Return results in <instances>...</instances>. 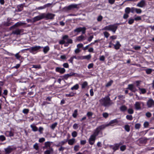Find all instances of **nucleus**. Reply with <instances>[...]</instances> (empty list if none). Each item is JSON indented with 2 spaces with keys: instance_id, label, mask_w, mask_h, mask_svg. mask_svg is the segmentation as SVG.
Here are the masks:
<instances>
[{
  "instance_id": "f257e3e1",
  "label": "nucleus",
  "mask_w": 154,
  "mask_h": 154,
  "mask_svg": "<svg viewBox=\"0 0 154 154\" xmlns=\"http://www.w3.org/2000/svg\"><path fill=\"white\" fill-rule=\"evenodd\" d=\"M120 24V23H116L106 26V30L111 31L115 33L118 28V26Z\"/></svg>"
},
{
  "instance_id": "f03ea898",
  "label": "nucleus",
  "mask_w": 154,
  "mask_h": 154,
  "mask_svg": "<svg viewBox=\"0 0 154 154\" xmlns=\"http://www.w3.org/2000/svg\"><path fill=\"white\" fill-rule=\"evenodd\" d=\"M16 149V147L13 146H9L7 147L4 149L6 154H9L11 153L13 151L15 150Z\"/></svg>"
},
{
  "instance_id": "7ed1b4c3",
  "label": "nucleus",
  "mask_w": 154,
  "mask_h": 154,
  "mask_svg": "<svg viewBox=\"0 0 154 154\" xmlns=\"http://www.w3.org/2000/svg\"><path fill=\"white\" fill-rule=\"evenodd\" d=\"M42 47L40 46H35L32 47L30 48V52L33 54H35L41 48H42Z\"/></svg>"
},
{
  "instance_id": "20e7f679",
  "label": "nucleus",
  "mask_w": 154,
  "mask_h": 154,
  "mask_svg": "<svg viewBox=\"0 0 154 154\" xmlns=\"http://www.w3.org/2000/svg\"><path fill=\"white\" fill-rule=\"evenodd\" d=\"M105 127L104 125H101L98 127L94 130V132L92 135H94L95 137H96L99 134V133L102 130L105 128Z\"/></svg>"
},
{
  "instance_id": "39448f33",
  "label": "nucleus",
  "mask_w": 154,
  "mask_h": 154,
  "mask_svg": "<svg viewBox=\"0 0 154 154\" xmlns=\"http://www.w3.org/2000/svg\"><path fill=\"white\" fill-rule=\"evenodd\" d=\"M124 143L122 142H120L119 143H115L113 145H111L110 146V147L113 150L114 152L119 149L120 146L122 145Z\"/></svg>"
},
{
  "instance_id": "423d86ee",
  "label": "nucleus",
  "mask_w": 154,
  "mask_h": 154,
  "mask_svg": "<svg viewBox=\"0 0 154 154\" xmlns=\"http://www.w3.org/2000/svg\"><path fill=\"white\" fill-rule=\"evenodd\" d=\"M45 14L44 13L41 14L40 15L34 17L33 18V20L34 22L44 18Z\"/></svg>"
},
{
  "instance_id": "0eeeda50",
  "label": "nucleus",
  "mask_w": 154,
  "mask_h": 154,
  "mask_svg": "<svg viewBox=\"0 0 154 154\" xmlns=\"http://www.w3.org/2000/svg\"><path fill=\"white\" fill-rule=\"evenodd\" d=\"M86 29L85 27H79L76 28L74 30L75 32L79 33L82 32V34H84L85 33V31Z\"/></svg>"
},
{
  "instance_id": "6e6552de",
  "label": "nucleus",
  "mask_w": 154,
  "mask_h": 154,
  "mask_svg": "<svg viewBox=\"0 0 154 154\" xmlns=\"http://www.w3.org/2000/svg\"><path fill=\"white\" fill-rule=\"evenodd\" d=\"M127 89L133 92H135L137 91V89L133 84L128 85Z\"/></svg>"
},
{
  "instance_id": "1a4fd4ad",
  "label": "nucleus",
  "mask_w": 154,
  "mask_h": 154,
  "mask_svg": "<svg viewBox=\"0 0 154 154\" xmlns=\"http://www.w3.org/2000/svg\"><path fill=\"white\" fill-rule=\"evenodd\" d=\"M118 123V121L117 119H115L111 121L110 122L107 124H106V127L109 125L114 126L117 125Z\"/></svg>"
},
{
  "instance_id": "9d476101",
  "label": "nucleus",
  "mask_w": 154,
  "mask_h": 154,
  "mask_svg": "<svg viewBox=\"0 0 154 154\" xmlns=\"http://www.w3.org/2000/svg\"><path fill=\"white\" fill-rule=\"evenodd\" d=\"M147 106L148 108L154 106V101L152 99H150L147 102Z\"/></svg>"
},
{
  "instance_id": "9b49d317",
  "label": "nucleus",
  "mask_w": 154,
  "mask_h": 154,
  "mask_svg": "<svg viewBox=\"0 0 154 154\" xmlns=\"http://www.w3.org/2000/svg\"><path fill=\"white\" fill-rule=\"evenodd\" d=\"M96 137L91 135L89 139V143L90 145H92L95 143Z\"/></svg>"
},
{
  "instance_id": "f8f14e48",
  "label": "nucleus",
  "mask_w": 154,
  "mask_h": 154,
  "mask_svg": "<svg viewBox=\"0 0 154 154\" xmlns=\"http://www.w3.org/2000/svg\"><path fill=\"white\" fill-rule=\"evenodd\" d=\"M45 16L44 18H46L47 19H52L54 18L55 16V15L52 14L48 13L46 14L44 13Z\"/></svg>"
},
{
  "instance_id": "ddd939ff",
  "label": "nucleus",
  "mask_w": 154,
  "mask_h": 154,
  "mask_svg": "<svg viewBox=\"0 0 154 154\" xmlns=\"http://www.w3.org/2000/svg\"><path fill=\"white\" fill-rule=\"evenodd\" d=\"M55 71L60 74H63L65 72L66 70L64 68L57 67L56 68Z\"/></svg>"
},
{
  "instance_id": "4468645a",
  "label": "nucleus",
  "mask_w": 154,
  "mask_h": 154,
  "mask_svg": "<svg viewBox=\"0 0 154 154\" xmlns=\"http://www.w3.org/2000/svg\"><path fill=\"white\" fill-rule=\"evenodd\" d=\"M148 140V139L147 138L143 137L139 138L138 140V141L140 143L146 144Z\"/></svg>"
},
{
  "instance_id": "2eb2a0df",
  "label": "nucleus",
  "mask_w": 154,
  "mask_h": 154,
  "mask_svg": "<svg viewBox=\"0 0 154 154\" xmlns=\"http://www.w3.org/2000/svg\"><path fill=\"white\" fill-rule=\"evenodd\" d=\"M112 46H113V48H114L116 50L119 49L120 47L121 46L119 42V41H117L116 43L115 44H112Z\"/></svg>"
},
{
  "instance_id": "dca6fc26",
  "label": "nucleus",
  "mask_w": 154,
  "mask_h": 154,
  "mask_svg": "<svg viewBox=\"0 0 154 154\" xmlns=\"http://www.w3.org/2000/svg\"><path fill=\"white\" fill-rule=\"evenodd\" d=\"M145 2L144 0H142L137 5V6L142 8L145 5Z\"/></svg>"
},
{
  "instance_id": "f3484780",
  "label": "nucleus",
  "mask_w": 154,
  "mask_h": 154,
  "mask_svg": "<svg viewBox=\"0 0 154 154\" xmlns=\"http://www.w3.org/2000/svg\"><path fill=\"white\" fill-rule=\"evenodd\" d=\"M5 134L7 137H13L14 135V133L11 131H6Z\"/></svg>"
},
{
  "instance_id": "a211bd4d",
  "label": "nucleus",
  "mask_w": 154,
  "mask_h": 154,
  "mask_svg": "<svg viewBox=\"0 0 154 154\" xmlns=\"http://www.w3.org/2000/svg\"><path fill=\"white\" fill-rule=\"evenodd\" d=\"M68 144L69 145H72L75 143V138H72L67 140Z\"/></svg>"
},
{
  "instance_id": "6ab92c4d",
  "label": "nucleus",
  "mask_w": 154,
  "mask_h": 154,
  "mask_svg": "<svg viewBox=\"0 0 154 154\" xmlns=\"http://www.w3.org/2000/svg\"><path fill=\"white\" fill-rule=\"evenodd\" d=\"M134 106L137 110H139L141 109L140 103L139 102H136L134 104Z\"/></svg>"
},
{
  "instance_id": "aec40b11",
  "label": "nucleus",
  "mask_w": 154,
  "mask_h": 154,
  "mask_svg": "<svg viewBox=\"0 0 154 154\" xmlns=\"http://www.w3.org/2000/svg\"><path fill=\"white\" fill-rule=\"evenodd\" d=\"M119 109L121 111L124 112L127 110V108L125 105H123L120 107Z\"/></svg>"
},
{
  "instance_id": "412c9836",
  "label": "nucleus",
  "mask_w": 154,
  "mask_h": 154,
  "mask_svg": "<svg viewBox=\"0 0 154 154\" xmlns=\"http://www.w3.org/2000/svg\"><path fill=\"white\" fill-rule=\"evenodd\" d=\"M100 102L102 105L104 106L106 105V99L105 98L101 99L100 100Z\"/></svg>"
},
{
  "instance_id": "4be33fe9",
  "label": "nucleus",
  "mask_w": 154,
  "mask_h": 154,
  "mask_svg": "<svg viewBox=\"0 0 154 154\" xmlns=\"http://www.w3.org/2000/svg\"><path fill=\"white\" fill-rule=\"evenodd\" d=\"M67 75H68L69 77L71 76L78 77L79 76V75L78 74L73 72H71L69 74H67Z\"/></svg>"
},
{
  "instance_id": "5701e85b",
  "label": "nucleus",
  "mask_w": 154,
  "mask_h": 154,
  "mask_svg": "<svg viewBox=\"0 0 154 154\" xmlns=\"http://www.w3.org/2000/svg\"><path fill=\"white\" fill-rule=\"evenodd\" d=\"M43 48V51L45 54H46L49 50L50 48L49 46H46L42 48Z\"/></svg>"
},
{
  "instance_id": "b1692460",
  "label": "nucleus",
  "mask_w": 154,
  "mask_h": 154,
  "mask_svg": "<svg viewBox=\"0 0 154 154\" xmlns=\"http://www.w3.org/2000/svg\"><path fill=\"white\" fill-rule=\"evenodd\" d=\"M30 127L32 128V130L34 131H36L38 130V128L34 124L31 125Z\"/></svg>"
},
{
  "instance_id": "393cba45",
  "label": "nucleus",
  "mask_w": 154,
  "mask_h": 154,
  "mask_svg": "<svg viewBox=\"0 0 154 154\" xmlns=\"http://www.w3.org/2000/svg\"><path fill=\"white\" fill-rule=\"evenodd\" d=\"M51 5V4H47L45 5H44L43 6H41V7H39L38 8V10L43 9L45 8L46 7H48V6H49L50 5Z\"/></svg>"
},
{
  "instance_id": "a878e982",
  "label": "nucleus",
  "mask_w": 154,
  "mask_h": 154,
  "mask_svg": "<svg viewBox=\"0 0 154 154\" xmlns=\"http://www.w3.org/2000/svg\"><path fill=\"white\" fill-rule=\"evenodd\" d=\"M67 141V140H64L60 142L58 145H57V146H62Z\"/></svg>"
},
{
  "instance_id": "bb28decb",
  "label": "nucleus",
  "mask_w": 154,
  "mask_h": 154,
  "mask_svg": "<svg viewBox=\"0 0 154 154\" xmlns=\"http://www.w3.org/2000/svg\"><path fill=\"white\" fill-rule=\"evenodd\" d=\"M84 37L82 35H81L77 37L76 40L78 41H81L84 39Z\"/></svg>"
},
{
  "instance_id": "cd10ccee",
  "label": "nucleus",
  "mask_w": 154,
  "mask_h": 154,
  "mask_svg": "<svg viewBox=\"0 0 154 154\" xmlns=\"http://www.w3.org/2000/svg\"><path fill=\"white\" fill-rule=\"evenodd\" d=\"M88 84L87 82H84L82 84V89L85 88L88 86Z\"/></svg>"
},
{
  "instance_id": "c85d7f7f",
  "label": "nucleus",
  "mask_w": 154,
  "mask_h": 154,
  "mask_svg": "<svg viewBox=\"0 0 154 154\" xmlns=\"http://www.w3.org/2000/svg\"><path fill=\"white\" fill-rule=\"evenodd\" d=\"M126 148V146L125 145H122L120 147V150L122 151H124Z\"/></svg>"
},
{
  "instance_id": "c756f323",
  "label": "nucleus",
  "mask_w": 154,
  "mask_h": 154,
  "mask_svg": "<svg viewBox=\"0 0 154 154\" xmlns=\"http://www.w3.org/2000/svg\"><path fill=\"white\" fill-rule=\"evenodd\" d=\"M124 128L125 131L127 132H129L130 131V127L128 125H126L124 126Z\"/></svg>"
},
{
  "instance_id": "7c9ffc66",
  "label": "nucleus",
  "mask_w": 154,
  "mask_h": 154,
  "mask_svg": "<svg viewBox=\"0 0 154 154\" xmlns=\"http://www.w3.org/2000/svg\"><path fill=\"white\" fill-rule=\"evenodd\" d=\"M126 118L129 121H131L133 119V116L131 115H127L126 116Z\"/></svg>"
},
{
  "instance_id": "2f4dec72",
  "label": "nucleus",
  "mask_w": 154,
  "mask_h": 154,
  "mask_svg": "<svg viewBox=\"0 0 154 154\" xmlns=\"http://www.w3.org/2000/svg\"><path fill=\"white\" fill-rule=\"evenodd\" d=\"M131 11V9L129 7H127L125 9V12L126 13L129 14Z\"/></svg>"
},
{
  "instance_id": "473e14b6",
  "label": "nucleus",
  "mask_w": 154,
  "mask_h": 154,
  "mask_svg": "<svg viewBox=\"0 0 154 154\" xmlns=\"http://www.w3.org/2000/svg\"><path fill=\"white\" fill-rule=\"evenodd\" d=\"M79 88V85L78 84H76L75 85L71 88V89L72 90H77Z\"/></svg>"
},
{
  "instance_id": "72a5a7b5",
  "label": "nucleus",
  "mask_w": 154,
  "mask_h": 154,
  "mask_svg": "<svg viewBox=\"0 0 154 154\" xmlns=\"http://www.w3.org/2000/svg\"><path fill=\"white\" fill-rule=\"evenodd\" d=\"M91 55L90 54H89L86 56H84L82 58L83 59H86L87 60H89L91 58Z\"/></svg>"
},
{
  "instance_id": "f704fd0d",
  "label": "nucleus",
  "mask_w": 154,
  "mask_h": 154,
  "mask_svg": "<svg viewBox=\"0 0 154 154\" xmlns=\"http://www.w3.org/2000/svg\"><path fill=\"white\" fill-rule=\"evenodd\" d=\"M78 114V110L77 109H76L74 110V113L72 114V116L74 118H75L77 116Z\"/></svg>"
},
{
  "instance_id": "c9c22d12",
  "label": "nucleus",
  "mask_w": 154,
  "mask_h": 154,
  "mask_svg": "<svg viewBox=\"0 0 154 154\" xmlns=\"http://www.w3.org/2000/svg\"><path fill=\"white\" fill-rule=\"evenodd\" d=\"M79 148L80 147L79 145H75L74 148V150L75 152H77L79 150Z\"/></svg>"
},
{
  "instance_id": "e433bc0d",
  "label": "nucleus",
  "mask_w": 154,
  "mask_h": 154,
  "mask_svg": "<svg viewBox=\"0 0 154 154\" xmlns=\"http://www.w3.org/2000/svg\"><path fill=\"white\" fill-rule=\"evenodd\" d=\"M128 113L129 114H133L134 112L133 109L132 108H129L128 110Z\"/></svg>"
},
{
  "instance_id": "4c0bfd02",
  "label": "nucleus",
  "mask_w": 154,
  "mask_h": 154,
  "mask_svg": "<svg viewBox=\"0 0 154 154\" xmlns=\"http://www.w3.org/2000/svg\"><path fill=\"white\" fill-rule=\"evenodd\" d=\"M146 72L147 74H149L152 72V69H146Z\"/></svg>"
},
{
  "instance_id": "58836bf2",
  "label": "nucleus",
  "mask_w": 154,
  "mask_h": 154,
  "mask_svg": "<svg viewBox=\"0 0 154 154\" xmlns=\"http://www.w3.org/2000/svg\"><path fill=\"white\" fill-rule=\"evenodd\" d=\"M134 19H133L131 18H130L129 19L128 21V23L129 24H132L134 22Z\"/></svg>"
},
{
  "instance_id": "ea45409f",
  "label": "nucleus",
  "mask_w": 154,
  "mask_h": 154,
  "mask_svg": "<svg viewBox=\"0 0 154 154\" xmlns=\"http://www.w3.org/2000/svg\"><path fill=\"white\" fill-rule=\"evenodd\" d=\"M32 68L39 69L41 68V67L39 65H32Z\"/></svg>"
},
{
  "instance_id": "a19ab883",
  "label": "nucleus",
  "mask_w": 154,
  "mask_h": 154,
  "mask_svg": "<svg viewBox=\"0 0 154 154\" xmlns=\"http://www.w3.org/2000/svg\"><path fill=\"white\" fill-rule=\"evenodd\" d=\"M141 126V124L140 123H136L135 125V128L136 129H139Z\"/></svg>"
},
{
  "instance_id": "79ce46f5",
  "label": "nucleus",
  "mask_w": 154,
  "mask_h": 154,
  "mask_svg": "<svg viewBox=\"0 0 154 154\" xmlns=\"http://www.w3.org/2000/svg\"><path fill=\"white\" fill-rule=\"evenodd\" d=\"M23 6L22 5H18L17 6L18 10L19 11H21L23 9Z\"/></svg>"
},
{
  "instance_id": "37998d69",
  "label": "nucleus",
  "mask_w": 154,
  "mask_h": 154,
  "mask_svg": "<svg viewBox=\"0 0 154 154\" xmlns=\"http://www.w3.org/2000/svg\"><path fill=\"white\" fill-rule=\"evenodd\" d=\"M139 89L141 93L142 94H144L146 92V90L145 88H139Z\"/></svg>"
},
{
  "instance_id": "c03bdc74",
  "label": "nucleus",
  "mask_w": 154,
  "mask_h": 154,
  "mask_svg": "<svg viewBox=\"0 0 154 154\" xmlns=\"http://www.w3.org/2000/svg\"><path fill=\"white\" fill-rule=\"evenodd\" d=\"M57 124V122H55L54 123L52 124L51 126V128L53 130H54V128H55V127L56 126Z\"/></svg>"
},
{
  "instance_id": "a18cd8bd",
  "label": "nucleus",
  "mask_w": 154,
  "mask_h": 154,
  "mask_svg": "<svg viewBox=\"0 0 154 154\" xmlns=\"http://www.w3.org/2000/svg\"><path fill=\"white\" fill-rule=\"evenodd\" d=\"M141 81H135V83L136 84V86L138 88H139L140 84Z\"/></svg>"
},
{
  "instance_id": "49530a36",
  "label": "nucleus",
  "mask_w": 154,
  "mask_h": 154,
  "mask_svg": "<svg viewBox=\"0 0 154 154\" xmlns=\"http://www.w3.org/2000/svg\"><path fill=\"white\" fill-rule=\"evenodd\" d=\"M72 136L73 137H76L77 135V133L75 131H74L72 133Z\"/></svg>"
},
{
  "instance_id": "de8ad7c7",
  "label": "nucleus",
  "mask_w": 154,
  "mask_h": 154,
  "mask_svg": "<svg viewBox=\"0 0 154 154\" xmlns=\"http://www.w3.org/2000/svg\"><path fill=\"white\" fill-rule=\"evenodd\" d=\"M45 146L46 147H50L51 145L50 142H47L45 143Z\"/></svg>"
},
{
  "instance_id": "09e8293b",
  "label": "nucleus",
  "mask_w": 154,
  "mask_h": 154,
  "mask_svg": "<svg viewBox=\"0 0 154 154\" xmlns=\"http://www.w3.org/2000/svg\"><path fill=\"white\" fill-rule=\"evenodd\" d=\"M149 125V123L148 122H145L143 124L144 127L146 128L148 127Z\"/></svg>"
},
{
  "instance_id": "8fccbe9b",
  "label": "nucleus",
  "mask_w": 154,
  "mask_h": 154,
  "mask_svg": "<svg viewBox=\"0 0 154 154\" xmlns=\"http://www.w3.org/2000/svg\"><path fill=\"white\" fill-rule=\"evenodd\" d=\"M113 83V80H110L109 82H108L106 84V87L111 86Z\"/></svg>"
},
{
  "instance_id": "3c124183",
  "label": "nucleus",
  "mask_w": 154,
  "mask_h": 154,
  "mask_svg": "<svg viewBox=\"0 0 154 154\" xmlns=\"http://www.w3.org/2000/svg\"><path fill=\"white\" fill-rule=\"evenodd\" d=\"M21 32V30L20 29H17L14 32V33L17 35H19Z\"/></svg>"
},
{
  "instance_id": "603ef678",
  "label": "nucleus",
  "mask_w": 154,
  "mask_h": 154,
  "mask_svg": "<svg viewBox=\"0 0 154 154\" xmlns=\"http://www.w3.org/2000/svg\"><path fill=\"white\" fill-rule=\"evenodd\" d=\"M113 104L114 103L112 102V100L108 101L107 106H109Z\"/></svg>"
},
{
  "instance_id": "864d4df0",
  "label": "nucleus",
  "mask_w": 154,
  "mask_h": 154,
  "mask_svg": "<svg viewBox=\"0 0 154 154\" xmlns=\"http://www.w3.org/2000/svg\"><path fill=\"white\" fill-rule=\"evenodd\" d=\"M29 109H24L23 110V112L24 114H27L29 112Z\"/></svg>"
},
{
  "instance_id": "5fc2aeb1",
  "label": "nucleus",
  "mask_w": 154,
  "mask_h": 154,
  "mask_svg": "<svg viewBox=\"0 0 154 154\" xmlns=\"http://www.w3.org/2000/svg\"><path fill=\"white\" fill-rule=\"evenodd\" d=\"M83 44L82 43H80V44H78L77 45V48H78L79 49L81 48H83Z\"/></svg>"
},
{
  "instance_id": "6e6d98bb",
  "label": "nucleus",
  "mask_w": 154,
  "mask_h": 154,
  "mask_svg": "<svg viewBox=\"0 0 154 154\" xmlns=\"http://www.w3.org/2000/svg\"><path fill=\"white\" fill-rule=\"evenodd\" d=\"M5 140V137L3 135L0 136V140L3 141Z\"/></svg>"
},
{
  "instance_id": "4d7b16f0",
  "label": "nucleus",
  "mask_w": 154,
  "mask_h": 154,
  "mask_svg": "<svg viewBox=\"0 0 154 154\" xmlns=\"http://www.w3.org/2000/svg\"><path fill=\"white\" fill-rule=\"evenodd\" d=\"M135 12L137 14H140L142 12V10L141 9H140L136 8Z\"/></svg>"
},
{
  "instance_id": "13d9d810",
  "label": "nucleus",
  "mask_w": 154,
  "mask_h": 154,
  "mask_svg": "<svg viewBox=\"0 0 154 154\" xmlns=\"http://www.w3.org/2000/svg\"><path fill=\"white\" fill-rule=\"evenodd\" d=\"M146 116L148 118L152 116L151 113L150 112H147L146 114Z\"/></svg>"
},
{
  "instance_id": "bf43d9fd",
  "label": "nucleus",
  "mask_w": 154,
  "mask_h": 154,
  "mask_svg": "<svg viewBox=\"0 0 154 154\" xmlns=\"http://www.w3.org/2000/svg\"><path fill=\"white\" fill-rule=\"evenodd\" d=\"M73 127L74 129H76L78 128V124L76 123L74 124L73 126Z\"/></svg>"
},
{
  "instance_id": "052dcab7",
  "label": "nucleus",
  "mask_w": 154,
  "mask_h": 154,
  "mask_svg": "<svg viewBox=\"0 0 154 154\" xmlns=\"http://www.w3.org/2000/svg\"><path fill=\"white\" fill-rule=\"evenodd\" d=\"M33 147L36 150H38V144L37 143H35L33 146Z\"/></svg>"
},
{
  "instance_id": "680f3d73",
  "label": "nucleus",
  "mask_w": 154,
  "mask_h": 154,
  "mask_svg": "<svg viewBox=\"0 0 154 154\" xmlns=\"http://www.w3.org/2000/svg\"><path fill=\"white\" fill-rule=\"evenodd\" d=\"M100 61H103L105 60V57L104 56H101L100 57Z\"/></svg>"
},
{
  "instance_id": "e2e57ef3",
  "label": "nucleus",
  "mask_w": 154,
  "mask_h": 154,
  "mask_svg": "<svg viewBox=\"0 0 154 154\" xmlns=\"http://www.w3.org/2000/svg\"><path fill=\"white\" fill-rule=\"evenodd\" d=\"M74 95V94L73 93H71L69 94H66V96L67 97H71L73 96Z\"/></svg>"
},
{
  "instance_id": "0e129e2a",
  "label": "nucleus",
  "mask_w": 154,
  "mask_h": 154,
  "mask_svg": "<svg viewBox=\"0 0 154 154\" xmlns=\"http://www.w3.org/2000/svg\"><path fill=\"white\" fill-rule=\"evenodd\" d=\"M128 14H126V13L125 14L123 15V18H124V19H127L129 17Z\"/></svg>"
},
{
  "instance_id": "69168bd1",
  "label": "nucleus",
  "mask_w": 154,
  "mask_h": 154,
  "mask_svg": "<svg viewBox=\"0 0 154 154\" xmlns=\"http://www.w3.org/2000/svg\"><path fill=\"white\" fill-rule=\"evenodd\" d=\"M81 50L77 48L75 50V54L78 53L81 51Z\"/></svg>"
},
{
  "instance_id": "338daca9",
  "label": "nucleus",
  "mask_w": 154,
  "mask_h": 154,
  "mask_svg": "<svg viewBox=\"0 0 154 154\" xmlns=\"http://www.w3.org/2000/svg\"><path fill=\"white\" fill-rule=\"evenodd\" d=\"M134 48L135 50H138L140 49L141 47L140 46H134Z\"/></svg>"
},
{
  "instance_id": "774afa93",
  "label": "nucleus",
  "mask_w": 154,
  "mask_h": 154,
  "mask_svg": "<svg viewBox=\"0 0 154 154\" xmlns=\"http://www.w3.org/2000/svg\"><path fill=\"white\" fill-rule=\"evenodd\" d=\"M94 66V64L93 63H91L89 64L88 66V69H90L92 68H93Z\"/></svg>"
}]
</instances>
